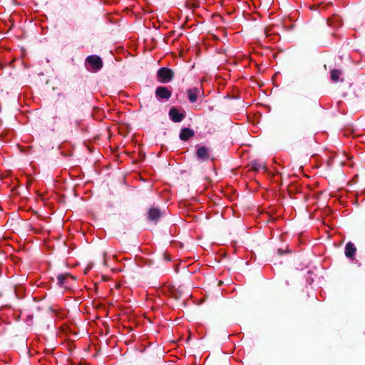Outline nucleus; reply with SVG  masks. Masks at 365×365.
I'll list each match as a JSON object with an SVG mask.
<instances>
[{
  "label": "nucleus",
  "instance_id": "nucleus-14",
  "mask_svg": "<svg viewBox=\"0 0 365 365\" xmlns=\"http://www.w3.org/2000/svg\"><path fill=\"white\" fill-rule=\"evenodd\" d=\"M254 115H247V118L248 121H250V118L253 117Z\"/></svg>",
  "mask_w": 365,
  "mask_h": 365
},
{
  "label": "nucleus",
  "instance_id": "nucleus-10",
  "mask_svg": "<svg viewBox=\"0 0 365 365\" xmlns=\"http://www.w3.org/2000/svg\"><path fill=\"white\" fill-rule=\"evenodd\" d=\"M341 74V72L340 71L336 69L332 70L331 72V79L335 82L339 81Z\"/></svg>",
  "mask_w": 365,
  "mask_h": 365
},
{
  "label": "nucleus",
  "instance_id": "nucleus-4",
  "mask_svg": "<svg viewBox=\"0 0 365 365\" xmlns=\"http://www.w3.org/2000/svg\"><path fill=\"white\" fill-rule=\"evenodd\" d=\"M155 94L160 98L168 99L171 96V91L165 87L160 86L156 88Z\"/></svg>",
  "mask_w": 365,
  "mask_h": 365
},
{
  "label": "nucleus",
  "instance_id": "nucleus-6",
  "mask_svg": "<svg viewBox=\"0 0 365 365\" xmlns=\"http://www.w3.org/2000/svg\"><path fill=\"white\" fill-rule=\"evenodd\" d=\"M194 135V131L190 128H182L180 133V138L182 140H187Z\"/></svg>",
  "mask_w": 365,
  "mask_h": 365
},
{
  "label": "nucleus",
  "instance_id": "nucleus-1",
  "mask_svg": "<svg viewBox=\"0 0 365 365\" xmlns=\"http://www.w3.org/2000/svg\"><path fill=\"white\" fill-rule=\"evenodd\" d=\"M187 95L190 103H195L202 98L203 93L200 87H193L187 91Z\"/></svg>",
  "mask_w": 365,
  "mask_h": 365
},
{
  "label": "nucleus",
  "instance_id": "nucleus-15",
  "mask_svg": "<svg viewBox=\"0 0 365 365\" xmlns=\"http://www.w3.org/2000/svg\"><path fill=\"white\" fill-rule=\"evenodd\" d=\"M297 242H298V244H299V242H300V243L302 242L299 240V238H298V240H297Z\"/></svg>",
  "mask_w": 365,
  "mask_h": 365
},
{
  "label": "nucleus",
  "instance_id": "nucleus-11",
  "mask_svg": "<svg viewBox=\"0 0 365 365\" xmlns=\"http://www.w3.org/2000/svg\"><path fill=\"white\" fill-rule=\"evenodd\" d=\"M171 119L175 123L181 122L183 120L185 115H170Z\"/></svg>",
  "mask_w": 365,
  "mask_h": 365
},
{
  "label": "nucleus",
  "instance_id": "nucleus-7",
  "mask_svg": "<svg viewBox=\"0 0 365 365\" xmlns=\"http://www.w3.org/2000/svg\"><path fill=\"white\" fill-rule=\"evenodd\" d=\"M356 247L351 242H348L345 246V255L348 258H351L356 252Z\"/></svg>",
  "mask_w": 365,
  "mask_h": 365
},
{
  "label": "nucleus",
  "instance_id": "nucleus-5",
  "mask_svg": "<svg viewBox=\"0 0 365 365\" xmlns=\"http://www.w3.org/2000/svg\"><path fill=\"white\" fill-rule=\"evenodd\" d=\"M161 216L160 211L158 208L152 207L148 211V217L151 221H157Z\"/></svg>",
  "mask_w": 365,
  "mask_h": 365
},
{
  "label": "nucleus",
  "instance_id": "nucleus-3",
  "mask_svg": "<svg viewBox=\"0 0 365 365\" xmlns=\"http://www.w3.org/2000/svg\"><path fill=\"white\" fill-rule=\"evenodd\" d=\"M86 61L91 65L93 70H99L103 66L101 58L96 56H88Z\"/></svg>",
  "mask_w": 365,
  "mask_h": 365
},
{
  "label": "nucleus",
  "instance_id": "nucleus-2",
  "mask_svg": "<svg viewBox=\"0 0 365 365\" xmlns=\"http://www.w3.org/2000/svg\"><path fill=\"white\" fill-rule=\"evenodd\" d=\"M157 74L159 81L161 83H168L171 81L173 77V71L167 68H161L158 71Z\"/></svg>",
  "mask_w": 365,
  "mask_h": 365
},
{
  "label": "nucleus",
  "instance_id": "nucleus-13",
  "mask_svg": "<svg viewBox=\"0 0 365 365\" xmlns=\"http://www.w3.org/2000/svg\"><path fill=\"white\" fill-rule=\"evenodd\" d=\"M169 114L173 115V114H179V113H178V110H177V109H176V108H171V109L170 110V111H169Z\"/></svg>",
  "mask_w": 365,
  "mask_h": 365
},
{
  "label": "nucleus",
  "instance_id": "nucleus-12",
  "mask_svg": "<svg viewBox=\"0 0 365 365\" xmlns=\"http://www.w3.org/2000/svg\"><path fill=\"white\" fill-rule=\"evenodd\" d=\"M253 168H254L256 170H260L261 168L264 169V165H262L261 163H254V165H253Z\"/></svg>",
  "mask_w": 365,
  "mask_h": 365
},
{
  "label": "nucleus",
  "instance_id": "nucleus-9",
  "mask_svg": "<svg viewBox=\"0 0 365 365\" xmlns=\"http://www.w3.org/2000/svg\"><path fill=\"white\" fill-rule=\"evenodd\" d=\"M197 155L200 159L202 160H205L209 158L207 150L205 147H201L197 150Z\"/></svg>",
  "mask_w": 365,
  "mask_h": 365
},
{
  "label": "nucleus",
  "instance_id": "nucleus-8",
  "mask_svg": "<svg viewBox=\"0 0 365 365\" xmlns=\"http://www.w3.org/2000/svg\"><path fill=\"white\" fill-rule=\"evenodd\" d=\"M71 277V276L68 274H59L57 277L58 279V284L60 286H66L67 284V279Z\"/></svg>",
  "mask_w": 365,
  "mask_h": 365
}]
</instances>
